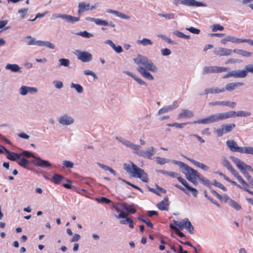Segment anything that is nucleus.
I'll use <instances>...</instances> for the list:
<instances>
[{
    "instance_id": "obj_6",
    "label": "nucleus",
    "mask_w": 253,
    "mask_h": 253,
    "mask_svg": "<svg viewBox=\"0 0 253 253\" xmlns=\"http://www.w3.org/2000/svg\"><path fill=\"white\" fill-rule=\"evenodd\" d=\"M75 54L78 59L83 62H88L92 60V54L88 51L77 50L75 51Z\"/></svg>"
},
{
    "instance_id": "obj_1",
    "label": "nucleus",
    "mask_w": 253,
    "mask_h": 253,
    "mask_svg": "<svg viewBox=\"0 0 253 253\" xmlns=\"http://www.w3.org/2000/svg\"><path fill=\"white\" fill-rule=\"evenodd\" d=\"M133 60L137 65L136 70L143 78L150 81L154 80L153 76L149 71L156 73L158 69L151 60L146 56L138 54Z\"/></svg>"
},
{
    "instance_id": "obj_59",
    "label": "nucleus",
    "mask_w": 253,
    "mask_h": 253,
    "mask_svg": "<svg viewBox=\"0 0 253 253\" xmlns=\"http://www.w3.org/2000/svg\"><path fill=\"white\" fill-rule=\"evenodd\" d=\"M212 185H214L216 187H218L219 188L223 190L224 191H227V188L223 185H222L221 183H220L219 182H217L216 180L213 181V182L212 183Z\"/></svg>"
},
{
    "instance_id": "obj_7",
    "label": "nucleus",
    "mask_w": 253,
    "mask_h": 253,
    "mask_svg": "<svg viewBox=\"0 0 253 253\" xmlns=\"http://www.w3.org/2000/svg\"><path fill=\"white\" fill-rule=\"evenodd\" d=\"M235 127L234 124H224L215 130V133L217 136L221 137L223 134L231 131Z\"/></svg>"
},
{
    "instance_id": "obj_3",
    "label": "nucleus",
    "mask_w": 253,
    "mask_h": 253,
    "mask_svg": "<svg viewBox=\"0 0 253 253\" xmlns=\"http://www.w3.org/2000/svg\"><path fill=\"white\" fill-rule=\"evenodd\" d=\"M248 73L253 74V64H248L245 66L242 70H232L223 76V79L230 77L236 78H244L247 76Z\"/></svg>"
},
{
    "instance_id": "obj_10",
    "label": "nucleus",
    "mask_w": 253,
    "mask_h": 253,
    "mask_svg": "<svg viewBox=\"0 0 253 253\" xmlns=\"http://www.w3.org/2000/svg\"><path fill=\"white\" fill-rule=\"evenodd\" d=\"M156 149L153 146L147 148L145 151L142 150L138 153V156L148 159H152V157L155 154Z\"/></svg>"
},
{
    "instance_id": "obj_23",
    "label": "nucleus",
    "mask_w": 253,
    "mask_h": 253,
    "mask_svg": "<svg viewBox=\"0 0 253 253\" xmlns=\"http://www.w3.org/2000/svg\"><path fill=\"white\" fill-rule=\"evenodd\" d=\"M222 92H224L223 88H219L217 87H208L204 90V94H218ZM200 95H202L203 94L201 93Z\"/></svg>"
},
{
    "instance_id": "obj_48",
    "label": "nucleus",
    "mask_w": 253,
    "mask_h": 253,
    "mask_svg": "<svg viewBox=\"0 0 253 253\" xmlns=\"http://www.w3.org/2000/svg\"><path fill=\"white\" fill-rule=\"evenodd\" d=\"M198 178L204 185L208 186H210V181L208 179H207L206 178H205L204 176H203V175L199 174V173H198Z\"/></svg>"
},
{
    "instance_id": "obj_20",
    "label": "nucleus",
    "mask_w": 253,
    "mask_h": 253,
    "mask_svg": "<svg viewBox=\"0 0 253 253\" xmlns=\"http://www.w3.org/2000/svg\"><path fill=\"white\" fill-rule=\"evenodd\" d=\"M244 85V84L242 82L229 83L225 85V87L223 88L224 89V92L225 91L231 92L235 90L236 88Z\"/></svg>"
},
{
    "instance_id": "obj_5",
    "label": "nucleus",
    "mask_w": 253,
    "mask_h": 253,
    "mask_svg": "<svg viewBox=\"0 0 253 253\" xmlns=\"http://www.w3.org/2000/svg\"><path fill=\"white\" fill-rule=\"evenodd\" d=\"M230 159L232 162L236 165V167L240 170L241 172H247V171H253V169L252 167L245 164L239 159L234 157L231 156Z\"/></svg>"
},
{
    "instance_id": "obj_9",
    "label": "nucleus",
    "mask_w": 253,
    "mask_h": 253,
    "mask_svg": "<svg viewBox=\"0 0 253 253\" xmlns=\"http://www.w3.org/2000/svg\"><path fill=\"white\" fill-rule=\"evenodd\" d=\"M173 3L177 5L179 3L193 6H204L203 3L196 1L195 0H173Z\"/></svg>"
},
{
    "instance_id": "obj_32",
    "label": "nucleus",
    "mask_w": 253,
    "mask_h": 253,
    "mask_svg": "<svg viewBox=\"0 0 253 253\" xmlns=\"http://www.w3.org/2000/svg\"><path fill=\"white\" fill-rule=\"evenodd\" d=\"M125 74L128 75L129 76L132 78L134 80H135L140 85H144L145 86L147 85V83L142 80L141 78L136 76L134 74L131 73V72L129 71H125L124 72Z\"/></svg>"
},
{
    "instance_id": "obj_12",
    "label": "nucleus",
    "mask_w": 253,
    "mask_h": 253,
    "mask_svg": "<svg viewBox=\"0 0 253 253\" xmlns=\"http://www.w3.org/2000/svg\"><path fill=\"white\" fill-rule=\"evenodd\" d=\"M226 143L227 146L231 151L243 153L244 147H241L238 146L237 142L234 140H228Z\"/></svg>"
},
{
    "instance_id": "obj_37",
    "label": "nucleus",
    "mask_w": 253,
    "mask_h": 253,
    "mask_svg": "<svg viewBox=\"0 0 253 253\" xmlns=\"http://www.w3.org/2000/svg\"><path fill=\"white\" fill-rule=\"evenodd\" d=\"M189 161H190L193 164H194L195 166L200 168L203 169L205 171H207L209 169V167L206 165H204L203 163L197 162L193 159L187 158Z\"/></svg>"
},
{
    "instance_id": "obj_51",
    "label": "nucleus",
    "mask_w": 253,
    "mask_h": 253,
    "mask_svg": "<svg viewBox=\"0 0 253 253\" xmlns=\"http://www.w3.org/2000/svg\"><path fill=\"white\" fill-rule=\"evenodd\" d=\"M228 41L232 43H240L242 42L243 39L237 38L233 36H227Z\"/></svg>"
},
{
    "instance_id": "obj_49",
    "label": "nucleus",
    "mask_w": 253,
    "mask_h": 253,
    "mask_svg": "<svg viewBox=\"0 0 253 253\" xmlns=\"http://www.w3.org/2000/svg\"><path fill=\"white\" fill-rule=\"evenodd\" d=\"M169 162V160L166 159L165 158H162L160 157H156V162L157 164L164 165L166 163H168Z\"/></svg>"
},
{
    "instance_id": "obj_47",
    "label": "nucleus",
    "mask_w": 253,
    "mask_h": 253,
    "mask_svg": "<svg viewBox=\"0 0 253 253\" xmlns=\"http://www.w3.org/2000/svg\"><path fill=\"white\" fill-rule=\"evenodd\" d=\"M137 43H140L143 46H147V45H152L153 44L152 42L150 40L146 38H143L141 40H138L137 41Z\"/></svg>"
},
{
    "instance_id": "obj_27",
    "label": "nucleus",
    "mask_w": 253,
    "mask_h": 253,
    "mask_svg": "<svg viewBox=\"0 0 253 253\" xmlns=\"http://www.w3.org/2000/svg\"><path fill=\"white\" fill-rule=\"evenodd\" d=\"M90 4L89 3H85L84 2H81L78 4V14L79 16L81 14L84 12L85 11L88 10L89 9Z\"/></svg>"
},
{
    "instance_id": "obj_17",
    "label": "nucleus",
    "mask_w": 253,
    "mask_h": 253,
    "mask_svg": "<svg viewBox=\"0 0 253 253\" xmlns=\"http://www.w3.org/2000/svg\"><path fill=\"white\" fill-rule=\"evenodd\" d=\"M32 163L35 166L42 168L49 167L51 166V164L48 161L42 160L40 157L36 158V160H33Z\"/></svg>"
},
{
    "instance_id": "obj_40",
    "label": "nucleus",
    "mask_w": 253,
    "mask_h": 253,
    "mask_svg": "<svg viewBox=\"0 0 253 253\" xmlns=\"http://www.w3.org/2000/svg\"><path fill=\"white\" fill-rule=\"evenodd\" d=\"M38 46H46L50 49H54L55 45L48 41H38Z\"/></svg>"
},
{
    "instance_id": "obj_18",
    "label": "nucleus",
    "mask_w": 253,
    "mask_h": 253,
    "mask_svg": "<svg viewBox=\"0 0 253 253\" xmlns=\"http://www.w3.org/2000/svg\"><path fill=\"white\" fill-rule=\"evenodd\" d=\"M192 170H193L192 172L189 170V172L186 171L184 174L188 180L192 182L194 185H196L197 184L196 178H198V172L193 169Z\"/></svg>"
},
{
    "instance_id": "obj_26",
    "label": "nucleus",
    "mask_w": 253,
    "mask_h": 253,
    "mask_svg": "<svg viewBox=\"0 0 253 253\" xmlns=\"http://www.w3.org/2000/svg\"><path fill=\"white\" fill-rule=\"evenodd\" d=\"M178 106V104L176 103V102H174L171 105H169L168 106H165L161 108L158 111V115H161L167 113L177 108Z\"/></svg>"
},
{
    "instance_id": "obj_29",
    "label": "nucleus",
    "mask_w": 253,
    "mask_h": 253,
    "mask_svg": "<svg viewBox=\"0 0 253 253\" xmlns=\"http://www.w3.org/2000/svg\"><path fill=\"white\" fill-rule=\"evenodd\" d=\"M106 12L109 13H111L115 15L116 16L119 17L122 19H129V16L126 15L125 13L120 12L117 10H112L108 9L106 10Z\"/></svg>"
},
{
    "instance_id": "obj_55",
    "label": "nucleus",
    "mask_w": 253,
    "mask_h": 253,
    "mask_svg": "<svg viewBox=\"0 0 253 253\" xmlns=\"http://www.w3.org/2000/svg\"><path fill=\"white\" fill-rule=\"evenodd\" d=\"M77 35L86 38H89L93 37V35L92 34L89 33L86 31L78 32L77 33Z\"/></svg>"
},
{
    "instance_id": "obj_57",
    "label": "nucleus",
    "mask_w": 253,
    "mask_h": 253,
    "mask_svg": "<svg viewBox=\"0 0 253 253\" xmlns=\"http://www.w3.org/2000/svg\"><path fill=\"white\" fill-rule=\"evenodd\" d=\"M60 66L68 67L70 64V60L68 59L61 58L59 60Z\"/></svg>"
},
{
    "instance_id": "obj_21",
    "label": "nucleus",
    "mask_w": 253,
    "mask_h": 253,
    "mask_svg": "<svg viewBox=\"0 0 253 253\" xmlns=\"http://www.w3.org/2000/svg\"><path fill=\"white\" fill-rule=\"evenodd\" d=\"M232 51V50L230 49L218 47L217 48H215L213 52L216 55L222 56L229 55L231 53Z\"/></svg>"
},
{
    "instance_id": "obj_11",
    "label": "nucleus",
    "mask_w": 253,
    "mask_h": 253,
    "mask_svg": "<svg viewBox=\"0 0 253 253\" xmlns=\"http://www.w3.org/2000/svg\"><path fill=\"white\" fill-rule=\"evenodd\" d=\"M57 120L60 124L65 126H70L74 122L73 118L67 114L60 116Z\"/></svg>"
},
{
    "instance_id": "obj_46",
    "label": "nucleus",
    "mask_w": 253,
    "mask_h": 253,
    "mask_svg": "<svg viewBox=\"0 0 253 253\" xmlns=\"http://www.w3.org/2000/svg\"><path fill=\"white\" fill-rule=\"evenodd\" d=\"M71 87L75 88L79 93H82L84 91L83 87L80 84L71 83Z\"/></svg>"
},
{
    "instance_id": "obj_34",
    "label": "nucleus",
    "mask_w": 253,
    "mask_h": 253,
    "mask_svg": "<svg viewBox=\"0 0 253 253\" xmlns=\"http://www.w3.org/2000/svg\"><path fill=\"white\" fill-rule=\"evenodd\" d=\"M231 207L237 211H240L242 207L236 201L230 198L229 197L227 198L226 202Z\"/></svg>"
},
{
    "instance_id": "obj_38",
    "label": "nucleus",
    "mask_w": 253,
    "mask_h": 253,
    "mask_svg": "<svg viewBox=\"0 0 253 253\" xmlns=\"http://www.w3.org/2000/svg\"><path fill=\"white\" fill-rule=\"evenodd\" d=\"M5 69L10 70L12 72H20V68L18 65L15 64H7L5 66Z\"/></svg>"
},
{
    "instance_id": "obj_64",
    "label": "nucleus",
    "mask_w": 253,
    "mask_h": 253,
    "mask_svg": "<svg viewBox=\"0 0 253 253\" xmlns=\"http://www.w3.org/2000/svg\"><path fill=\"white\" fill-rule=\"evenodd\" d=\"M53 83L56 88L61 89L63 87V83L61 81H54Z\"/></svg>"
},
{
    "instance_id": "obj_44",
    "label": "nucleus",
    "mask_w": 253,
    "mask_h": 253,
    "mask_svg": "<svg viewBox=\"0 0 253 253\" xmlns=\"http://www.w3.org/2000/svg\"><path fill=\"white\" fill-rule=\"evenodd\" d=\"M252 113L250 111H239L235 112V117H250Z\"/></svg>"
},
{
    "instance_id": "obj_15",
    "label": "nucleus",
    "mask_w": 253,
    "mask_h": 253,
    "mask_svg": "<svg viewBox=\"0 0 253 253\" xmlns=\"http://www.w3.org/2000/svg\"><path fill=\"white\" fill-rule=\"evenodd\" d=\"M217 122L215 114L211 115L206 118L198 120L193 122L194 124H208L214 123Z\"/></svg>"
},
{
    "instance_id": "obj_60",
    "label": "nucleus",
    "mask_w": 253,
    "mask_h": 253,
    "mask_svg": "<svg viewBox=\"0 0 253 253\" xmlns=\"http://www.w3.org/2000/svg\"><path fill=\"white\" fill-rule=\"evenodd\" d=\"M84 73L86 75H90L93 77L94 80L97 79V76L96 74L93 71L89 70H86L84 71Z\"/></svg>"
},
{
    "instance_id": "obj_30",
    "label": "nucleus",
    "mask_w": 253,
    "mask_h": 253,
    "mask_svg": "<svg viewBox=\"0 0 253 253\" xmlns=\"http://www.w3.org/2000/svg\"><path fill=\"white\" fill-rule=\"evenodd\" d=\"M157 206L161 210L168 211V198L165 197L163 201L157 204Z\"/></svg>"
},
{
    "instance_id": "obj_61",
    "label": "nucleus",
    "mask_w": 253,
    "mask_h": 253,
    "mask_svg": "<svg viewBox=\"0 0 253 253\" xmlns=\"http://www.w3.org/2000/svg\"><path fill=\"white\" fill-rule=\"evenodd\" d=\"M243 154H251L253 155V147H244Z\"/></svg>"
},
{
    "instance_id": "obj_25",
    "label": "nucleus",
    "mask_w": 253,
    "mask_h": 253,
    "mask_svg": "<svg viewBox=\"0 0 253 253\" xmlns=\"http://www.w3.org/2000/svg\"><path fill=\"white\" fill-rule=\"evenodd\" d=\"M172 162V163L179 166L180 168L182 169V172L183 173H185L186 171L189 172V170L191 171V172L193 171L192 170V168L188 166L187 165L184 164L183 162L176 160H173Z\"/></svg>"
},
{
    "instance_id": "obj_24",
    "label": "nucleus",
    "mask_w": 253,
    "mask_h": 253,
    "mask_svg": "<svg viewBox=\"0 0 253 253\" xmlns=\"http://www.w3.org/2000/svg\"><path fill=\"white\" fill-rule=\"evenodd\" d=\"M172 162V163L179 166L180 168L182 169V172L183 173H185L186 171L189 172V170L191 171V172L193 171L192 170V168L188 166L187 165L184 164L183 162L176 160H173Z\"/></svg>"
},
{
    "instance_id": "obj_43",
    "label": "nucleus",
    "mask_w": 253,
    "mask_h": 253,
    "mask_svg": "<svg viewBox=\"0 0 253 253\" xmlns=\"http://www.w3.org/2000/svg\"><path fill=\"white\" fill-rule=\"evenodd\" d=\"M215 73V66H205L203 71V74Z\"/></svg>"
},
{
    "instance_id": "obj_16",
    "label": "nucleus",
    "mask_w": 253,
    "mask_h": 253,
    "mask_svg": "<svg viewBox=\"0 0 253 253\" xmlns=\"http://www.w3.org/2000/svg\"><path fill=\"white\" fill-rule=\"evenodd\" d=\"M210 106H227L231 108H234L236 103L235 102H230L229 101H215L211 102L209 103Z\"/></svg>"
},
{
    "instance_id": "obj_63",
    "label": "nucleus",
    "mask_w": 253,
    "mask_h": 253,
    "mask_svg": "<svg viewBox=\"0 0 253 253\" xmlns=\"http://www.w3.org/2000/svg\"><path fill=\"white\" fill-rule=\"evenodd\" d=\"M216 197L218 198L221 202L226 203L229 196L227 194H224L223 196H221L218 194L216 196Z\"/></svg>"
},
{
    "instance_id": "obj_28",
    "label": "nucleus",
    "mask_w": 253,
    "mask_h": 253,
    "mask_svg": "<svg viewBox=\"0 0 253 253\" xmlns=\"http://www.w3.org/2000/svg\"><path fill=\"white\" fill-rule=\"evenodd\" d=\"M122 208L130 213H134L136 212V209L134 205H128L126 203H122L121 204Z\"/></svg>"
},
{
    "instance_id": "obj_42",
    "label": "nucleus",
    "mask_w": 253,
    "mask_h": 253,
    "mask_svg": "<svg viewBox=\"0 0 253 253\" xmlns=\"http://www.w3.org/2000/svg\"><path fill=\"white\" fill-rule=\"evenodd\" d=\"M17 164L21 167L29 169L28 165L29 164V161L26 158H23L20 161H17Z\"/></svg>"
},
{
    "instance_id": "obj_13",
    "label": "nucleus",
    "mask_w": 253,
    "mask_h": 253,
    "mask_svg": "<svg viewBox=\"0 0 253 253\" xmlns=\"http://www.w3.org/2000/svg\"><path fill=\"white\" fill-rule=\"evenodd\" d=\"M19 93L21 95L25 96L28 93L31 94H36L38 92V90L36 87L27 86L26 85H22L19 90Z\"/></svg>"
},
{
    "instance_id": "obj_14",
    "label": "nucleus",
    "mask_w": 253,
    "mask_h": 253,
    "mask_svg": "<svg viewBox=\"0 0 253 253\" xmlns=\"http://www.w3.org/2000/svg\"><path fill=\"white\" fill-rule=\"evenodd\" d=\"M217 122L221 121L230 118L235 117V111H230L229 112L215 114Z\"/></svg>"
},
{
    "instance_id": "obj_22",
    "label": "nucleus",
    "mask_w": 253,
    "mask_h": 253,
    "mask_svg": "<svg viewBox=\"0 0 253 253\" xmlns=\"http://www.w3.org/2000/svg\"><path fill=\"white\" fill-rule=\"evenodd\" d=\"M0 147L3 148L6 153L7 154V156L6 158L12 161H17V159H20V155L18 153H16L14 152H11L6 149L4 147L2 146H0Z\"/></svg>"
},
{
    "instance_id": "obj_33",
    "label": "nucleus",
    "mask_w": 253,
    "mask_h": 253,
    "mask_svg": "<svg viewBox=\"0 0 253 253\" xmlns=\"http://www.w3.org/2000/svg\"><path fill=\"white\" fill-rule=\"evenodd\" d=\"M62 19L66 20L68 22H70L71 23H74L75 22H78L80 20V17H74L70 15H68L66 14H63L62 16Z\"/></svg>"
},
{
    "instance_id": "obj_41",
    "label": "nucleus",
    "mask_w": 253,
    "mask_h": 253,
    "mask_svg": "<svg viewBox=\"0 0 253 253\" xmlns=\"http://www.w3.org/2000/svg\"><path fill=\"white\" fill-rule=\"evenodd\" d=\"M234 53L241 55L244 57H250L252 55V53L250 52L243 50L235 49L233 50Z\"/></svg>"
},
{
    "instance_id": "obj_36",
    "label": "nucleus",
    "mask_w": 253,
    "mask_h": 253,
    "mask_svg": "<svg viewBox=\"0 0 253 253\" xmlns=\"http://www.w3.org/2000/svg\"><path fill=\"white\" fill-rule=\"evenodd\" d=\"M184 222V227L190 233L193 234L194 231V227L191 224L190 221L187 218H185L183 219Z\"/></svg>"
},
{
    "instance_id": "obj_58",
    "label": "nucleus",
    "mask_w": 253,
    "mask_h": 253,
    "mask_svg": "<svg viewBox=\"0 0 253 253\" xmlns=\"http://www.w3.org/2000/svg\"><path fill=\"white\" fill-rule=\"evenodd\" d=\"M229 70V68L219 67L215 66V73H219L227 71Z\"/></svg>"
},
{
    "instance_id": "obj_45",
    "label": "nucleus",
    "mask_w": 253,
    "mask_h": 253,
    "mask_svg": "<svg viewBox=\"0 0 253 253\" xmlns=\"http://www.w3.org/2000/svg\"><path fill=\"white\" fill-rule=\"evenodd\" d=\"M97 165L102 169H104L105 170H108L110 172L112 173L113 175H116V171L111 168L105 165L104 164H101L100 163H98Z\"/></svg>"
},
{
    "instance_id": "obj_53",
    "label": "nucleus",
    "mask_w": 253,
    "mask_h": 253,
    "mask_svg": "<svg viewBox=\"0 0 253 253\" xmlns=\"http://www.w3.org/2000/svg\"><path fill=\"white\" fill-rule=\"evenodd\" d=\"M19 154L20 155V158L21 157V156H24L27 158L32 157V158H34L35 160H36V158L37 157L35 156L32 153L28 151H23L22 153H19Z\"/></svg>"
},
{
    "instance_id": "obj_2",
    "label": "nucleus",
    "mask_w": 253,
    "mask_h": 253,
    "mask_svg": "<svg viewBox=\"0 0 253 253\" xmlns=\"http://www.w3.org/2000/svg\"><path fill=\"white\" fill-rule=\"evenodd\" d=\"M124 169L127 173L131 174L133 177H138L145 182L148 181L147 174L143 169L138 168L133 163H130L129 164H124Z\"/></svg>"
},
{
    "instance_id": "obj_4",
    "label": "nucleus",
    "mask_w": 253,
    "mask_h": 253,
    "mask_svg": "<svg viewBox=\"0 0 253 253\" xmlns=\"http://www.w3.org/2000/svg\"><path fill=\"white\" fill-rule=\"evenodd\" d=\"M222 165L225 167L237 179L240 183L243 186H248L247 183L243 179L239 173L234 169L230 164L229 161L225 157L222 158Z\"/></svg>"
},
{
    "instance_id": "obj_50",
    "label": "nucleus",
    "mask_w": 253,
    "mask_h": 253,
    "mask_svg": "<svg viewBox=\"0 0 253 253\" xmlns=\"http://www.w3.org/2000/svg\"><path fill=\"white\" fill-rule=\"evenodd\" d=\"M63 179L64 177L60 174H54L53 176V180L55 184H59Z\"/></svg>"
},
{
    "instance_id": "obj_31",
    "label": "nucleus",
    "mask_w": 253,
    "mask_h": 253,
    "mask_svg": "<svg viewBox=\"0 0 253 253\" xmlns=\"http://www.w3.org/2000/svg\"><path fill=\"white\" fill-rule=\"evenodd\" d=\"M194 116L192 111L187 109H182L180 113L178 115L179 118H191Z\"/></svg>"
},
{
    "instance_id": "obj_8",
    "label": "nucleus",
    "mask_w": 253,
    "mask_h": 253,
    "mask_svg": "<svg viewBox=\"0 0 253 253\" xmlns=\"http://www.w3.org/2000/svg\"><path fill=\"white\" fill-rule=\"evenodd\" d=\"M119 140L123 144L133 150V153L134 154L137 155L138 156V153L140 152H142V150H140V145H136L129 140L124 139L123 138H121L120 139H119Z\"/></svg>"
},
{
    "instance_id": "obj_62",
    "label": "nucleus",
    "mask_w": 253,
    "mask_h": 253,
    "mask_svg": "<svg viewBox=\"0 0 253 253\" xmlns=\"http://www.w3.org/2000/svg\"><path fill=\"white\" fill-rule=\"evenodd\" d=\"M63 165L64 167L70 169L73 168L74 166V164L72 162L66 160L63 162Z\"/></svg>"
},
{
    "instance_id": "obj_35",
    "label": "nucleus",
    "mask_w": 253,
    "mask_h": 253,
    "mask_svg": "<svg viewBox=\"0 0 253 253\" xmlns=\"http://www.w3.org/2000/svg\"><path fill=\"white\" fill-rule=\"evenodd\" d=\"M24 41L28 45H36L38 46V41L31 36H27L24 38Z\"/></svg>"
},
{
    "instance_id": "obj_52",
    "label": "nucleus",
    "mask_w": 253,
    "mask_h": 253,
    "mask_svg": "<svg viewBox=\"0 0 253 253\" xmlns=\"http://www.w3.org/2000/svg\"><path fill=\"white\" fill-rule=\"evenodd\" d=\"M186 124H194L193 123V122H188V123H182V124H178V123L170 124H169L168 125L170 126H174L177 128H182Z\"/></svg>"
},
{
    "instance_id": "obj_19",
    "label": "nucleus",
    "mask_w": 253,
    "mask_h": 253,
    "mask_svg": "<svg viewBox=\"0 0 253 253\" xmlns=\"http://www.w3.org/2000/svg\"><path fill=\"white\" fill-rule=\"evenodd\" d=\"M177 179L187 190L192 192V194L194 197H197L198 192L196 189L190 186L187 182L182 177L179 176L177 177Z\"/></svg>"
},
{
    "instance_id": "obj_39",
    "label": "nucleus",
    "mask_w": 253,
    "mask_h": 253,
    "mask_svg": "<svg viewBox=\"0 0 253 253\" xmlns=\"http://www.w3.org/2000/svg\"><path fill=\"white\" fill-rule=\"evenodd\" d=\"M38 46H46L50 49H54L55 45L48 41H38Z\"/></svg>"
},
{
    "instance_id": "obj_56",
    "label": "nucleus",
    "mask_w": 253,
    "mask_h": 253,
    "mask_svg": "<svg viewBox=\"0 0 253 253\" xmlns=\"http://www.w3.org/2000/svg\"><path fill=\"white\" fill-rule=\"evenodd\" d=\"M95 24L98 25L108 26L109 23L107 21L102 20L99 18H96Z\"/></svg>"
},
{
    "instance_id": "obj_54",
    "label": "nucleus",
    "mask_w": 253,
    "mask_h": 253,
    "mask_svg": "<svg viewBox=\"0 0 253 253\" xmlns=\"http://www.w3.org/2000/svg\"><path fill=\"white\" fill-rule=\"evenodd\" d=\"M173 34L177 36L179 38L185 39H189L190 38V36L189 35H186L183 34V33L179 31H175L173 32Z\"/></svg>"
}]
</instances>
